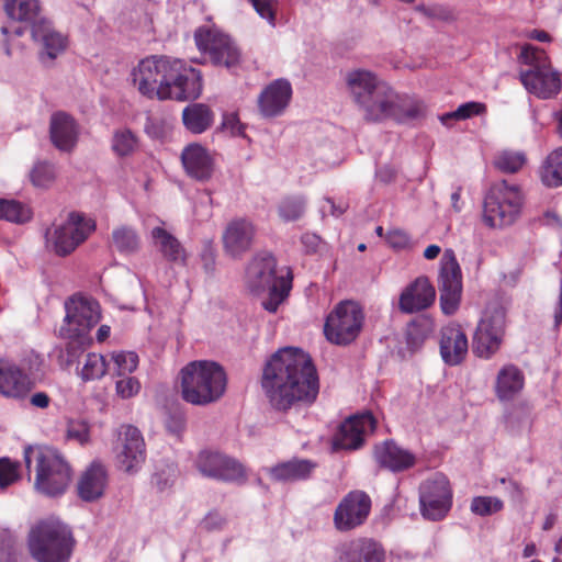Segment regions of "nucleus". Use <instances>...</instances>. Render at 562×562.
Returning a JSON list of instances; mask_svg holds the SVG:
<instances>
[{"mask_svg": "<svg viewBox=\"0 0 562 562\" xmlns=\"http://www.w3.org/2000/svg\"><path fill=\"white\" fill-rule=\"evenodd\" d=\"M32 218L31 209L15 200L0 199V220L24 224Z\"/></svg>", "mask_w": 562, "mask_h": 562, "instance_id": "obj_41", "label": "nucleus"}, {"mask_svg": "<svg viewBox=\"0 0 562 562\" xmlns=\"http://www.w3.org/2000/svg\"><path fill=\"white\" fill-rule=\"evenodd\" d=\"M383 552L370 540L352 542L341 557V562H382Z\"/></svg>", "mask_w": 562, "mask_h": 562, "instance_id": "obj_36", "label": "nucleus"}, {"mask_svg": "<svg viewBox=\"0 0 562 562\" xmlns=\"http://www.w3.org/2000/svg\"><path fill=\"white\" fill-rule=\"evenodd\" d=\"M257 227L246 217H236L227 223L223 231L222 243L225 254L232 258H241L248 252L256 239Z\"/></svg>", "mask_w": 562, "mask_h": 562, "instance_id": "obj_19", "label": "nucleus"}, {"mask_svg": "<svg viewBox=\"0 0 562 562\" xmlns=\"http://www.w3.org/2000/svg\"><path fill=\"white\" fill-rule=\"evenodd\" d=\"M375 461L392 472H401L415 464V456L392 440H386L374 448Z\"/></svg>", "mask_w": 562, "mask_h": 562, "instance_id": "obj_31", "label": "nucleus"}, {"mask_svg": "<svg viewBox=\"0 0 562 562\" xmlns=\"http://www.w3.org/2000/svg\"><path fill=\"white\" fill-rule=\"evenodd\" d=\"M371 508V501L363 492H350L339 503L335 510L334 522L338 530L353 529L367 519Z\"/></svg>", "mask_w": 562, "mask_h": 562, "instance_id": "obj_21", "label": "nucleus"}, {"mask_svg": "<svg viewBox=\"0 0 562 562\" xmlns=\"http://www.w3.org/2000/svg\"><path fill=\"white\" fill-rule=\"evenodd\" d=\"M32 379L16 364L0 361V394L7 398L23 400L34 387Z\"/></svg>", "mask_w": 562, "mask_h": 562, "instance_id": "obj_25", "label": "nucleus"}, {"mask_svg": "<svg viewBox=\"0 0 562 562\" xmlns=\"http://www.w3.org/2000/svg\"><path fill=\"white\" fill-rule=\"evenodd\" d=\"M261 386L274 408L286 411L295 403H313L319 392V380L308 353L285 347L267 361Z\"/></svg>", "mask_w": 562, "mask_h": 562, "instance_id": "obj_1", "label": "nucleus"}, {"mask_svg": "<svg viewBox=\"0 0 562 562\" xmlns=\"http://www.w3.org/2000/svg\"><path fill=\"white\" fill-rule=\"evenodd\" d=\"M504 503L494 496H476L472 499L470 509L477 516H490L503 509Z\"/></svg>", "mask_w": 562, "mask_h": 562, "instance_id": "obj_47", "label": "nucleus"}, {"mask_svg": "<svg viewBox=\"0 0 562 562\" xmlns=\"http://www.w3.org/2000/svg\"><path fill=\"white\" fill-rule=\"evenodd\" d=\"M316 468V463L306 459H292L269 469V474L276 481L292 482L306 480Z\"/></svg>", "mask_w": 562, "mask_h": 562, "instance_id": "obj_34", "label": "nucleus"}, {"mask_svg": "<svg viewBox=\"0 0 562 562\" xmlns=\"http://www.w3.org/2000/svg\"><path fill=\"white\" fill-rule=\"evenodd\" d=\"M419 504L426 519L440 520L448 514L452 505V491L443 474L436 473L420 485Z\"/></svg>", "mask_w": 562, "mask_h": 562, "instance_id": "obj_18", "label": "nucleus"}, {"mask_svg": "<svg viewBox=\"0 0 562 562\" xmlns=\"http://www.w3.org/2000/svg\"><path fill=\"white\" fill-rule=\"evenodd\" d=\"M113 453L119 470L128 474L137 473L146 459L145 440L139 429L133 425L120 426Z\"/></svg>", "mask_w": 562, "mask_h": 562, "instance_id": "obj_15", "label": "nucleus"}, {"mask_svg": "<svg viewBox=\"0 0 562 562\" xmlns=\"http://www.w3.org/2000/svg\"><path fill=\"white\" fill-rule=\"evenodd\" d=\"M396 173L397 170L394 167L383 166L376 170V178L384 183H389L395 179Z\"/></svg>", "mask_w": 562, "mask_h": 562, "instance_id": "obj_56", "label": "nucleus"}, {"mask_svg": "<svg viewBox=\"0 0 562 562\" xmlns=\"http://www.w3.org/2000/svg\"><path fill=\"white\" fill-rule=\"evenodd\" d=\"M526 162V156L521 151L503 150L494 160V165L503 172H517Z\"/></svg>", "mask_w": 562, "mask_h": 562, "instance_id": "obj_45", "label": "nucleus"}, {"mask_svg": "<svg viewBox=\"0 0 562 562\" xmlns=\"http://www.w3.org/2000/svg\"><path fill=\"white\" fill-rule=\"evenodd\" d=\"M301 241L307 252H314L317 250L321 239L315 234L305 233L302 235Z\"/></svg>", "mask_w": 562, "mask_h": 562, "instance_id": "obj_55", "label": "nucleus"}, {"mask_svg": "<svg viewBox=\"0 0 562 562\" xmlns=\"http://www.w3.org/2000/svg\"><path fill=\"white\" fill-rule=\"evenodd\" d=\"M145 132L151 136V137H159L160 136V133L158 131V127H157V122L154 121V120H148L146 125H145Z\"/></svg>", "mask_w": 562, "mask_h": 562, "instance_id": "obj_61", "label": "nucleus"}, {"mask_svg": "<svg viewBox=\"0 0 562 562\" xmlns=\"http://www.w3.org/2000/svg\"><path fill=\"white\" fill-rule=\"evenodd\" d=\"M525 385V375L515 364L503 366L496 376L494 392L501 402H509L517 397Z\"/></svg>", "mask_w": 562, "mask_h": 562, "instance_id": "obj_32", "label": "nucleus"}, {"mask_svg": "<svg viewBox=\"0 0 562 562\" xmlns=\"http://www.w3.org/2000/svg\"><path fill=\"white\" fill-rule=\"evenodd\" d=\"M112 243L117 251L128 255L139 249L140 239L134 228L120 226L112 232Z\"/></svg>", "mask_w": 562, "mask_h": 562, "instance_id": "obj_40", "label": "nucleus"}, {"mask_svg": "<svg viewBox=\"0 0 562 562\" xmlns=\"http://www.w3.org/2000/svg\"><path fill=\"white\" fill-rule=\"evenodd\" d=\"M438 289L442 312L447 315L453 314L461 301L462 272L452 249H446L440 259Z\"/></svg>", "mask_w": 562, "mask_h": 562, "instance_id": "obj_17", "label": "nucleus"}, {"mask_svg": "<svg viewBox=\"0 0 562 562\" xmlns=\"http://www.w3.org/2000/svg\"><path fill=\"white\" fill-rule=\"evenodd\" d=\"M518 60L528 66L520 70L519 79L524 88L541 100L555 98L562 89L560 74L552 67L547 53L532 45H525Z\"/></svg>", "mask_w": 562, "mask_h": 562, "instance_id": "obj_9", "label": "nucleus"}, {"mask_svg": "<svg viewBox=\"0 0 562 562\" xmlns=\"http://www.w3.org/2000/svg\"><path fill=\"white\" fill-rule=\"evenodd\" d=\"M194 467L207 479L238 484L247 480L246 468L238 460L220 451H200L195 457Z\"/></svg>", "mask_w": 562, "mask_h": 562, "instance_id": "obj_16", "label": "nucleus"}, {"mask_svg": "<svg viewBox=\"0 0 562 562\" xmlns=\"http://www.w3.org/2000/svg\"><path fill=\"white\" fill-rule=\"evenodd\" d=\"M505 326V310L499 305L487 307L473 335V353L482 359H491L501 349Z\"/></svg>", "mask_w": 562, "mask_h": 562, "instance_id": "obj_12", "label": "nucleus"}, {"mask_svg": "<svg viewBox=\"0 0 562 562\" xmlns=\"http://www.w3.org/2000/svg\"><path fill=\"white\" fill-rule=\"evenodd\" d=\"M95 229L92 218L78 213H71L68 220L53 229L46 232L47 247L58 256L72 252Z\"/></svg>", "mask_w": 562, "mask_h": 562, "instance_id": "obj_14", "label": "nucleus"}, {"mask_svg": "<svg viewBox=\"0 0 562 562\" xmlns=\"http://www.w3.org/2000/svg\"><path fill=\"white\" fill-rule=\"evenodd\" d=\"M306 201L303 196L293 195L281 200L278 205V214L284 222L299 220L305 211Z\"/></svg>", "mask_w": 562, "mask_h": 562, "instance_id": "obj_43", "label": "nucleus"}, {"mask_svg": "<svg viewBox=\"0 0 562 562\" xmlns=\"http://www.w3.org/2000/svg\"><path fill=\"white\" fill-rule=\"evenodd\" d=\"M108 470L100 461H93L81 473L77 482V493L83 502H94L104 495L108 487Z\"/></svg>", "mask_w": 562, "mask_h": 562, "instance_id": "obj_26", "label": "nucleus"}, {"mask_svg": "<svg viewBox=\"0 0 562 562\" xmlns=\"http://www.w3.org/2000/svg\"><path fill=\"white\" fill-rule=\"evenodd\" d=\"M110 327L108 325H102L99 327L97 331V339L98 341L102 342L110 336Z\"/></svg>", "mask_w": 562, "mask_h": 562, "instance_id": "obj_63", "label": "nucleus"}, {"mask_svg": "<svg viewBox=\"0 0 562 562\" xmlns=\"http://www.w3.org/2000/svg\"><path fill=\"white\" fill-rule=\"evenodd\" d=\"M346 87L358 109L384 83L375 74L366 69H352L346 74Z\"/></svg>", "mask_w": 562, "mask_h": 562, "instance_id": "obj_28", "label": "nucleus"}, {"mask_svg": "<svg viewBox=\"0 0 562 562\" xmlns=\"http://www.w3.org/2000/svg\"><path fill=\"white\" fill-rule=\"evenodd\" d=\"M223 522L224 519L218 514L215 513L209 514L203 520L204 527L209 530L220 528L223 525Z\"/></svg>", "mask_w": 562, "mask_h": 562, "instance_id": "obj_58", "label": "nucleus"}, {"mask_svg": "<svg viewBox=\"0 0 562 562\" xmlns=\"http://www.w3.org/2000/svg\"><path fill=\"white\" fill-rule=\"evenodd\" d=\"M553 317H554V327L559 328L562 324V280L560 283V294H559V299H558V302L554 307Z\"/></svg>", "mask_w": 562, "mask_h": 562, "instance_id": "obj_59", "label": "nucleus"}, {"mask_svg": "<svg viewBox=\"0 0 562 562\" xmlns=\"http://www.w3.org/2000/svg\"><path fill=\"white\" fill-rule=\"evenodd\" d=\"M181 161L189 177L198 181H207L214 171V159L209 150L200 144L192 143L181 153Z\"/></svg>", "mask_w": 562, "mask_h": 562, "instance_id": "obj_27", "label": "nucleus"}, {"mask_svg": "<svg viewBox=\"0 0 562 562\" xmlns=\"http://www.w3.org/2000/svg\"><path fill=\"white\" fill-rule=\"evenodd\" d=\"M222 127L233 136L241 135L244 132V127L236 113L224 114Z\"/></svg>", "mask_w": 562, "mask_h": 562, "instance_id": "obj_54", "label": "nucleus"}, {"mask_svg": "<svg viewBox=\"0 0 562 562\" xmlns=\"http://www.w3.org/2000/svg\"><path fill=\"white\" fill-rule=\"evenodd\" d=\"M32 36L42 46L40 57L44 64L56 59L68 45L67 36L55 30L50 21L46 19H40L37 23H34Z\"/></svg>", "mask_w": 562, "mask_h": 562, "instance_id": "obj_22", "label": "nucleus"}, {"mask_svg": "<svg viewBox=\"0 0 562 562\" xmlns=\"http://www.w3.org/2000/svg\"><path fill=\"white\" fill-rule=\"evenodd\" d=\"M30 403L35 407L46 408L50 403V398L45 392H37L30 397Z\"/></svg>", "mask_w": 562, "mask_h": 562, "instance_id": "obj_57", "label": "nucleus"}, {"mask_svg": "<svg viewBox=\"0 0 562 562\" xmlns=\"http://www.w3.org/2000/svg\"><path fill=\"white\" fill-rule=\"evenodd\" d=\"M485 111V105L480 102H467L461 104L456 111L457 120H467L473 115L481 114Z\"/></svg>", "mask_w": 562, "mask_h": 562, "instance_id": "obj_52", "label": "nucleus"}, {"mask_svg": "<svg viewBox=\"0 0 562 562\" xmlns=\"http://www.w3.org/2000/svg\"><path fill=\"white\" fill-rule=\"evenodd\" d=\"M529 37L539 42H549L550 35L544 31L533 30L529 33Z\"/></svg>", "mask_w": 562, "mask_h": 562, "instance_id": "obj_62", "label": "nucleus"}, {"mask_svg": "<svg viewBox=\"0 0 562 562\" xmlns=\"http://www.w3.org/2000/svg\"><path fill=\"white\" fill-rule=\"evenodd\" d=\"M65 311L66 315L58 334L67 339L68 344L59 351L58 363L66 369L72 366L85 348L92 342L90 331L101 319V307L92 297L74 295L66 301Z\"/></svg>", "mask_w": 562, "mask_h": 562, "instance_id": "obj_3", "label": "nucleus"}, {"mask_svg": "<svg viewBox=\"0 0 562 562\" xmlns=\"http://www.w3.org/2000/svg\"><path fill=\"white\" fill-rule=\"evenodd\" d=\"M139 147L137 135L130 128H116L111 138V149L115 156H132Z\"/></svg>", "mask_w": 562, "mask_h": 562, "instance_id": "obj_39", "label": "nucleus"}, {"mask_svg": "<svg viewBox=\"0 0 562 562\" xmlns=\"http://www.w3.org/2000/svg\"><path fill=\"white\" fill-rule=\"evenodd\" d=\"M120 379L115 382L116 395L123 400L136 396L140 391V382L131 375H117Z\"/></svg>", "mask_w": 562, "mask_h": 562, "instance_id": "obj_48", "label": "nucleus"}, {"mask_svg": "<svg viewBox=\"0 0 562 562\" xmlns=\"http://www.w3.org/2000/svg\"><path fill=\"white\" fill-rule=\"evenodd\" d=\"M257 13L269 21L271 25H274V10L273 0H249Z\"/></svg>", "mask_w": 562, "mask_h": 562, "instance_id": "obj_53", "label": "nucleus"}, {"mask_svg": "<svg viewBox=\"0 0 562 562\" xmlns=\"http://www.w3.org/2000/svg\"><path fill=\"white\" fill-rule=\"evenodd\" d=\"M75 544L69 526L53 517L37 521L27 536L29 551L36 562H68Z\"/></svg>", "mask_w": 562, "mask_h": 562, "instance_id": "obj_5", "label": "nucleus"}, {"mask_svg": "<svg viewBox=\"0 0 562 562\" xmlns=\"http://www.w3.org/2000/svg\"><path fill=\"white\" fill-rule=\"evenodd\" d=\"M4 9L8 16L14 21L30 22L32 26L38 22L41 11L38 0H8Z\"/></svg>", "mask_w": 562, "mask_h": 562, "instance_id": "obj_37", "label": "nucleus"}, {"mask_svg": "<svg viewBox=\"0 0 562 562\" xmlns=\"http://www.w3.org/2000/svg\"><path fill=\"white\" fill-rule=\"evenodd\" d=\"M227 378L224 369L213 361H193L181 370V395L192 405H209L225 393Z\"/></svg>", "mask_w": 562, "mask_h": 562, "instance_id": "obj_4", "label": "nucleus"}, {"mask_svg": "<svg viewBox=\"0 0 562 562\" xmlns=\"http://www.w3.org/2000/svg\"><path fill=\"white\" fill-rule=\"evenodd\" d=\"M386 243L393 249H405L409 245V236L402 229H391L385 236Z\"/></svg>", "mask_w": 562, "mask_h": 562, "instance_id": "obj_51", "label": "nucleus"}, {"mask_svg": "<svg viewBox=\"0 0 562 562\" xmlns=\"http://www.w3.org/2000/svg\"><path fill=\"white\" fill-rule=\"evenodd\" d=\"M133 86L150 100L186 101L202 92L199 70L187 67L180 59L149 56L142 59L131 72Z\"/></svg>", "mask_w": 562, "mask_h": 562, "instance_id": "obj_2", "label": "nucleus"}, {"mask_svg": "<svg viewBox=\"0 0 562 562\" xmlns=\"http://www.w3.org/2000/svg\"><path fill=\"white\" fill-rule=\"evenodd\" d=\"M375 424L373 415L369 412L348 417L334 437V447L345 450L359 449L366 437L374 430Z\"/></svg>", "mask_w": 562, "mask_h": 562, "instance_id": "obj_20", "label": "nucleus"}, {"mask_svg": "<svg viewBox=\"0 0 562 562\" xmlns=\"http://www.w3.org/2000/svg\"><path fill=\"white\" fill-rule=\"evenodd\" d=\"M214 121V113L204 103H191L182 111L184 127L193 134H201L209 130Z\"/></svg>", "mask_w": 562, "mask_h": 562, "instance_id": "obj_35", "label": "nucleus"}, {"mask_svg": "<svg viewBox=\"0 0 562 562\" xmlns=\"http://www.w3.org/2000/svg\"><path fill=\"white\" fill-rule=\"evenodd\" d=\"M195 44L215 66L233 68L240 63V50L235 42L216 27H199L194 33Z\"/></svg>", "mask_w": 562, "mask_h": 562, "instance_id": "obj_13", "label": "nucleus"}, {"mask_svg": "<svg viewBox=\"0 0 562 562\" xmlns=\"http://www.w3.org/2000/svg\"><path fill=\"white\" fill-rule=\"evenodd\" d=\"M469 351L468 337L459 326H446L441 330L440 355L449 366L460 364Z\"/></svg>", "mask_w": 562, "mask_h": 562, "instance_id": "obj_30", "label": "nucleus"}, {"mask_svg": "<svg viewBox=\"0 0 562 562\" xmlns=\"http://www.w3.org/2000/svg\"><path fill=\"white\" fill-rule=\"evenodd\" d=\"M363 318L362 310L357 303L341 302L328 314L324 334L331 344L348 345L360 334Z\"/></svg>", "mask_w": 562, "mask_h": 562, "instance_id": "obj_11", "label": "nucleus"}, {"mask_svg": "<svg viewBox=\"0 0 562 562\" xmlns=\"http://www.w3.org/2000/svg\"><path fill=\"white\" fill-rule=\"evenodd\" d=\"M525 194L521 188L506 180L493 183L483 200V223L494 229L513 226L522 215Z\"/></svg>", "mask_w": 562, "mask_h": 562, "instance_id": "obj_7", "label": "nucleus"}, {"mask_svg": "<svg viewBox=\"0 0 562 562\" xmlns=\"http://www.w3.org/2000/svg\"><path fill=\"white\" fill-rule=\"evenodd\" d=\"M32 459L36 461V491L50 497L64 494L71 480L70 467L64 458L50 448L27 447L24 450L27 469Z\"/></svg>", "mask_w": 562, "mask_h": 562, "instance_id": "obj_10", "label": "nucleus"}, {"mask_svg": "<svg viewBox=\"0 0 562 562\" xmlns=\"http://www.w3.org/2000/svg\"><path fill=\"white\" fill-rule=\"evenodd\" d=\"M436 297V291L428 278L419 277L408 284L400 295L398 308L413 314L428 308Z\"/></svg>", "mask_w": 562, "mask_h": 562, "instance_id": "obj_24", "label": "nucleus"}, {"mask_svg": "<svg viewBox=\"0 0 562 562\" xmlns=\"http://www.w3.org/2000/svg\"><path fill=\"white\" fill-rule=\"evenodd\" d=\"M359 111L367 122L393 120L407 123L422 119L426 113V105L422 101L400 95L384 82Z\"/></svg>", "mask_w": 562, "mask_h": 562, "instance_id": "obj_8", "label": "nucleus"}, {"mask_svg": "<svg viewBox=\"0 0 562 562\" xmlns=\"http://www.w3.org/2000/svg\"><path fill=\"white\" fill-rule=\"evenodd\" d=\"M440 252H441V247L432 244V245H429L426 247L423 256L426 260H434L440 255Z\"/></svg>", "mask_w": 562, "mask_h": 562, "instance_id": "obj_60", "label": "nucleus"}, {"mask_svg": "<svg viewBox=\"0 0 562 562\" xmlns=\"http://www.w3.org/2000/svg\"><path fill=\"white\" fill-rule=\"evenodd\" d=\"M109 369L116 375H130L138 366V356L133 351H116L111 356Z\"/></svg>", "mask_w": 562, "mask_h": 562, "instance_id": "obj_44", "label": "nucleus"}, {"mask_svg": "<svg viewBox=\"0 0 562 562\" xmlns=\"http://www.w3.org/2000/svg\"><path fill=\"white\" fill-rule=\"evenodd\" d=\"M19 479V463L9 458L0 459V487L4 488Z\"/></svg>", "mask_w": 562, "mask_h": 562, "instance_id": "obj_49", "label": "nucleus"}, {"mask_svg": "<svg viewBox=\"0 0 562 562\" xmlns=\"http://www.w3.org/2000/svg\"><path fill=\"white\" fill-rule=\"evenodd\" d=\"M108 369L109 364L104 357L100 353L92 352L86 356L79 375L83 381H92L102 378Z\"/></svg>", "mask_w": 562, "mask_h": 562, "instance_id": "obj_42", "label": "nucleus"}, {"mask_svg": "<svg viewBox=\"0 0 562 562\" xmlns=\"http://www.w3.org/2000/svg\"><path fill=\"white\" fill-rule=\"evenodd\" d=\"M540 179L549 188L562 186V146L547 156L540 168Z\"/></svg>", "mask_w": 562, "mask_h": 562, "instance_id": "obj_38", "label": "nucleus"}, {"mask_svg": "<svg viewBox=\"0 0 562 562\" xmlns=\"http://www.w3.org/2000/svg\"><path fill=\"white\" fill-rule=\"evenodd\" d=\"M291 280L288 269L284 273L278 274L277 262L271 255L255 257L246 270V284L249 291L256 294L268 291V297L262 301V306L270 313L277 312L279 305L288 297Z\"/></svg>", "mask_w": 562, "mask_h": 562, "instance_id": "obj_6", "label": "nucleus"}, {"mask_svg": "<svg viewBox=\"0 0 562 562\" xmlns=\"http://www.w3.org/2000/svg\"><path fill=\"white\" fill-rule=\"evenodd\" d=\"M67 438L76 440L80 445L87 443L90 439L88 423L82 419L70 420L67 426Z\"/></svg>", "mask_w": 562, "mask_h": 562, "instance_id": "obj_50", "label": "nucleus"}, {"mask_svg": "<svg viewBox=\"0 0 562 562\" xmlns=\"http://www.w3.org/2000/svg\"><path fill=\"white\" fill-rule=\"evenodd\" d=\"M553 119L557 121V133L562 138V110L555 111L553 113Z\"/></svg>", "mask_w": 562, "mask_h": 562, "instance_id": "obj_64", "label": "nucleus"}, {"mask_svg": "<svg viewBox=\"0 0 562 562\" xmlns=\"http://www.w3.org/2000/svg\"><path fill=\"white\" fill-rule=\"evenodd\" d=\"M154 246L169 262L186 265L187 251L181 243L164 227H154L150 232Z\"/></svg>", "mask_w": 562, "mask_h": 562, "instance_id": "obj_33", "label": "nucleus"}, {"mask_svg": "<svg viewBox=\"0 0 562 562\" xmlns=\"http://www.w3.org/2000/svg\"><path fill=\"white\" fill-rule=\"evenodd\" d=\"M50 139L61 151H71L79 138V125L65 112L54 113L49 125Z\"/></svg>", "mask_w": 562, "mask_h": 562, "instance_id": "obj_29", "label": "nucleus"}, {"mask_svg": "<svg viewBox=\"0 0 562 562\" xmlns=\"http://www.w3.org/2000/svg\"><path fill=\"white\" fill-rule=\"evenodd\" d=\"M291 98V83L285 79H277L269 83L259 94V112L265 117L279 116L288 108Z\"/></svg>", "mask_w": 562, "mask_h": 562, "instance_id": "obj_23", "label": "nucleus"}, {"mask_svg": "<svg viewBox=\"0 0 562 562\" xmlns=\"http://www.w3.org/2000/svg\"><path fill=\"white\" fill-rule=\"evenodd\" d=\"M56 178V169L54 165L40 161L34 165L30 172V179L34 187L47 188Z\"/></svg>", "mask_w": 562, "mask_h": 562, "instance_id": "obj_46", "label": "nucleus"}]
</instances>
